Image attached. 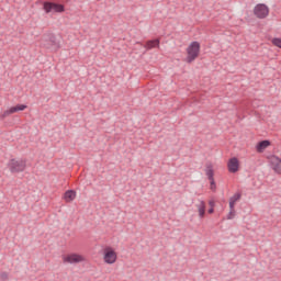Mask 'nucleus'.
Masks as SVG:
<instances>
[{
	"mask_svg": "<svg viewBox=\"0 0 281 281\" xmlns=\"http://www.w3.org/2000/svg\"><path fill=\"white\" fill-rule=\"evenodd\" d=\"M187 57H186V63H194V60L198 59V57L201 54V43L199 42H191L187 49Z\"/></svg>",
	"mask_w": 281,
	"mask_h": 281,
	"instance_id": "1",
	"label": "nucleus"
},
{
	"mask_svg": "<svg viewBox=\"0 0 281 281\" xmlns=\"http://www.w3.org/2000/svg\"><path fill=\"white\" fill-rule=\"evenodd\" d=\"M61 262H64V265H80L87 262V257L82 254L69 252L61 256Z\"/></svg>",
	"mask_w": 281,
	"mask_h": 281,
	"instance_id": "2",
	"label": "nucleus"
},
{
	"mask_svg": "<svg viewBox=\"0 0 281 281\" xmlns=\"http://www.w3.org/2000/svg\"><path fill=\"white\" fill-rule=\"evenodd\" d=\"M7 167L9 168L12 175H16L25 170V168L27 167V162L21 158H13L9 160V162L7 164Z\"/></svg>",
	"mask_w": 281,
	"mask_h": 281,
	"instance_id": "3",
	"label": "nucleus"
},
{
	"mask_svg": "<svg viewBox=\"0 0 281 281\" xmlns=\"http://www.w3.org/2000/svg\"><path fill=\"white\" fill-rule=\"evenodd\" d=\"M102 258L104 265H115L117 262V250L111 246H106L102 250Z\"/></svg>",
	"mask_w": 281,
	"mask_h": 281,
	"instance_id": "4",
	"label": "nucleus"
},
{
	"mask_svg": "<svg viewBox=\"0 0 281 281\" xmlns=\"http://www.w3.org/2000/svg\"><path fill=\"white\" fill-rule=\"evenodd\" d=\"M266 159L268 161V166H269L270 170H272V172L274 175H281V158H280V156H278L276 154H271V155L267 156Z\"/></svg>",
	"mask_w": 281,
	"mask_h": 281,
	"instance_id": "5",
	"label": "nucleus"
},
{
	"mask_svg": "<svg viewBox=\"0 0 281 281\" xmlns=\"http://www.w3.org/2000/svg\"><path fill=\"white\" fill-rule=\"evenodd\" d=\"M252 14L257 19H267L269 16V7L265 3H259L254 8Z\"/></svg>",
	"mask_w": 281,
	"mask_h": 281,
	"instance_id": "6",
	"label": "nucleus"
},
{
	"mask_svg": "<svg viewBox=\"0 0 281 281\" xmlns=\"http://www.w3.org/2000/svg\"><path fill=\"white\" fill-rule=\"evenodd\" d=\"M44 10L46 14L54 12H65V5L58 2H44Z\"/></svg>",
	"mask_w": 281,
	"mask_h": 281,
	"instance_id": "7",
	"label": "nucleus"
},
{
	"mask_svg": "<svg viewBox=\"0 0 281 281\" xmlns=\"http://www.w3.org/2000/svg\"><path fill=\"white\" fill-rule=\"evenodd\" d=\"M227 170L232 175H236L240 170V160L236 157H232L227 161Z\"/></svg>",
	"mask_w": 281,
	"mask_h": 281,
	"instance_id": "8",
	"label": "nucleus"
},
{
	"mask_svg": "<svg viewBox=\"0 0 281 281\" xmlns=\"http://www.w3.org/2000/svg\"><path fill=\"white\" fill-rule=\"evenodd\" d=\"M270 146H271V140H261V142L256 144L255 150H256V153L262 154Z\"/></svg>",
	"mask_w": 281,
	"mask_h": 281,
	"instance_id": "9",
	"label": "nucleus"
},
{
	"mask_svg": "<svg viewBox=\"0 0 281 281\" xmlns=\"http://www.w3.org/2000/svg\"><path fill=\"white\" fill-rule=\"evenodd\" d=\"M196 211L199 213L200 218H205V201L199 200L198 203L195 204Z\"/></svg>",
	"mask_w": 281,
	"mask_h": 281,
	"instance_id": "10",
	"label": "nucleus"
},
{
	"mask_svg": "<svg viewBox=\"0 0 281 281\" xmlns=\"http://www.w3.org/2000/svg\"><path fill=\"white\" fill-rule=\"evenodd\" d=\"M159 45H160L159 38L149 40L145 44V49L150 50V49L159 48Z\"/></svg>",
	"mask_w": 281,
	"mask_h": 281,
	"instance_id": "11",
	"label": "nucleus"
},
{
	"mask_svg": "<svg viewBox=\"0 0 281 281\" xmlns=\"http://www.w3.org/2000/svg\"><path fill=\"white\" fill-rule=\"evenodd\" d=\"M75 199H76V191H74V190H68V191L65 192V194H64V201H65L66 203H71V201H75Z\"/></svg>",
	"mask_w": 281,
	"mask_h": 281,
	"instance_id": "12",
	"label": "nucleus"
},
{
	"mask_svg": "<svg viewBox=\"0 0 281 281\" xmlns=\"http://www.w3.org/2000/svg\"><path fill=\"white\" fill-rule=\"evenodd\" d=\"M50 45L48 46V49H52L53 52H58L60 48V42L56 41V37H50L49 40Z\"/></svg>",
	"mask_w": 281,
	"mask_h": 281,
	"instance_id": "13",
	"label": "nucleus"
},
{
	"mask_svg": "<svg viewBox=\"0 0 281 281\" xmlns=\"http://www.w3.org/2000/svg\"><path fill=\"white\" fill-rule=\"evenodd\" d=\"M240 201V193H235L231 199H229V209H234L236 206V203Z\"/></svg>",
	"mask_w": 281,
	"mask_h": 281,
	"instance_id": "14",
	"label": "nucleus"
},
{
	"mask_svg": "<svg viewBox=\"0 0 281 281\" xmlns=\"http://www.w3.org/2000/svg\"><path fill=\"white\" fill-rule=\"evenodd\" d=\"M205 175L209 181H212V179H214V167L211 164L206 166Z\"/></svg>",
	"mask_w": 281,
	"mask_h": 281,
	"instance_id": "15",
	"label": "nucleus"
},
{
	"mask_svg": "<svg viewBox=\"0 0 281 281\" xmlns=\"http://www.w3.org/2000/svg\"><path fill=\"white\" fill-rule=\"evenodd\" d=\"M25 109H27V105H25V104H16L14 106H11V111L13 113H19L20 111H25Z\"/></svg>",
	"mask_w": 281,
	"mask_h": 281,
	"instance_id": "16",
	"label": "nucleus"
},
{
	"mask_svg": "<svg viewBox=\"0 0 281 281\" xmlns=\"http://www.w3.org/2000/svg\"><path fill=\"white\" fill-rule=\"evenodd\" d=\"M14 112H12V108H9L8 110H5L1 115H0V120H5V117H10V115H13Z\"/></svg>",
	"mask_w": 281,
	"mask_h": 281,
	"instance_id": "17",
	"label": "nucleus"
},
{
	"mask_svg": "<svg viewBox=\"0 0 281 281\" xmlns=\"http://www.w3.org/2000/svg\"><path fill=\"white\" fill-rule=\"evenodd\" d=\"M271 44L274 47H278L279 49H281V38L280 37H273L271 38Z\"/></svg>",
	"mask_w": 281,
	"mask_h": 281,
	"instance_id": "18",
	"label": "nucleus"
},
{
	"mask_svg": "<svg viewBox=\"0 0 281 281\" xmlns=\"http://www.w3.org/2000/svg\"><path fill=\"white\" fill-rule=\"evenodd\" d=\"M236 216V210L235 209H229V213L227 215V220L232 221Z\"/></svg>",
	"mask_w": 281,
	"mask_h": 281,
	"instance_id": "19",
	"label": "nucleus"
},
{
	"mask_svg": "<svg viewBox=\"0 0 281 281\" xmlns=\"http://www.w3.org/2000/svg\"><path fill=\"white\" fill-rule=\"evenodd\" d=\"M210 189L216 191V182L214 181V179L210 180Z\"/></svg>",
	"mask_w": 281,
	"mask_h": 281,
	"instance_id": "20",
	"label": "nucleus"
},
{
	"mask_svg": "<svg viewBox=\"0 0 281 281\" xmlns=\"http://www.w3.org/2000/svg\"><path fill=\"white\" fill-rule=\"evenodd\" d=\"M209 205H210V207H214V205H215L214 200H210V201H209Z\"/></svg>",
	"mask_w": 281,
	"mask_h": 281,
	"instance_id": "21",
	"label": "nucleus"
},
{
	"mask_svg": "<svg viewBox=\"0 0 281 281\" xmlns=\"http://www.w3.org/2000/svg\"><path fill=\"white\" fill-rule=\"evenodd\" d=\"M1 278H2V280H7V279H8V273L3 272V273L1 274Z\"/></svg>",
	"mask_w": 281,
	"mask_h": 281,
	"instance_id": "22",
	"label": "nucleus"
},
{
	"mask_svg": "<svg viewBox=\"0 0 281 281\" xmlns=\"http://www.w3.org/2000/svg\"><path fill=\"white\" fill-rule=\"evenodd\" d=\"M207 213L209 214H214V207L211 206V209H209Z\"/></svg>",
	"mask_w": 281,
	"mask_h": 281,
	"instance_id": "23",
	"label": "nucleus"
}]
</instances>
